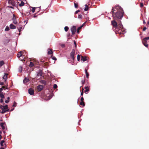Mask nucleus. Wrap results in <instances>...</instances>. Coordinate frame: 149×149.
I'll use <instances>...</instances> for the list:
<instances>
[{
    "mask_svg": "<svg viewBox=\"0 0 149 149\" xmlns=\"http://www.w3.org/2000/svg\"><path fill=\"white\" fill-rule=\"evenodd\" d=\"M81 56L80 55H78L77 56V60L78 61H79L80 58Z\"/></svg>",
    "mask_w": 149,
    "mask_h": 149,
    "instance_id": "nucleus-30",
    "label": "nucleus"
},
{
    "mask_svg": "<svg viewBox=\"0 0 149 149\" xmlns=\"http://www.w3.org/2000/svg\"><path fill=\"white\" fill-rule=\"evenodd\" d=\"M2 138V136L0 134V140H1Z\"/></svg>",
    "mask_w": 149,
    "mask_h": 149,
    "instance_id": "nucleus-56",
    "label": "nucleus"
},
{
    "mask_svg": "<svg viewBox=\"0 0 149 149\" xmlns=\"http://www.w3.org/2000/svg\"><path fill=\"white\" fill-rule=\"evenodd\" d=\"M74 43L75 45V47H77V44L76 42L75 41H74Z\"/></svg>",
    "mask_w": 149,
    "mask_h": 149,
    "instance_id": "nucleus-47",
    "label": "nucleus"
},
{
    "mask_svg": "<svg viewBox=\"0 0 149 149\" xmlns=\"http://www.w3.org/2000/svg\"><path fill=\"white\" fill-rule=\"evenodd\" d=\"M4 64V63L3 61H0V67L2 66Z\"/></svg>",
    "mask_w": 149,
    "mask_h": 149,
    "instance_id": "nucleus-21",
    "label": "nucleus"
},
{
    "mask_svg": "<svg viewBox=\"0 0 149 149\" xmlns=\"http://www.w3.org/2000/svg\"><path fill=\"white\" fill-rule=\"evenodd\" d=\"M12 19H13V23L14 24H17V22L16 20V16H15V15L14 14H13V17Z\"/></svg>",
    "mask_w": 149,
    "mask_h": 149,
    "instance_id": "nucleus-9",
    "label": "nucleus"
},
{
    "mask_svg": "<svg viewBox=\"0 0 149 149\" xmlns=\"http://www.w3.org/2000/svg\"><path fill=\"white\" fill-rule=\"evenodd\" d=\"M44 65L45 66H47V63L46 62L45 63H44Z\"/></svg>",
    "mask_w": 149,
    "mask_h": 149,
    "instance_id": "nucleus-50",
    "label": "nucleus"
},
{
    "mask_svg": "<svg viewBox=\"0 0 149 149\" xmlns=\"http://www.w3.org/2000/svg\"><path fill=\"white\" fill-rule=\"evenodd\" d=\"M7 86L8 85H7V86H2L1 88H2L3 89V88H5L6 87V89H8V88H7Z\"/></svg>",
    "mask_w": 149,
    "mask_h": 149,
    "instance_id": "nucleus-38",
    "label": "nucleus"
},
{
    "mask_svg": "<svg viewBox=\"0 0 149 149\" xmlns=\"http://www.w3.org/2000/svg\"><path fill=\"white\" fill-rule=\"evenodd\" d=\"M81 102L80 103V105H81L83 106H85V102H84V101H81Z\"/></svg>",
    "mask_w": 149,
    "mask_h": 149,
    "instance_id": "nucleus-24",
    "label": "nucleus"
},
{
    "mask_svg": "<svg viewBox=\"0 0 149 149\" xmlns=\"http://www.w3.org/2000/svg\"><path fill=\"white\" fill-rule=\"evenodd\" d=\"M29 93L31 95L34 94V90L32 88H30L28 90Z\"/></svg>",
    "mask_w": 149,
    "mask_h": 149,
    "instance_id": "nucleus-10",
    "label": "nucleus"
},
{
    "mask_svg": "<svg viewBox=\"0 0 149 149\" xmlns=\"http://www.w3.org/2000/svg\"><path fill=\"white\" fill-rule=\"evenodd\" d=\"M5 123H1L0 124V126H1V127L2 130H4L5 129Z\"/></svg>",
    "mask_w": 149,
    "mask_h": 149,
    "instance_id": "nucleus-11",
    "label": "nucleus"
},
{
    "mask_svg": "<svg viewBox=\"0 0 149 149\" xmlns=\"http://www.w3.org/2000/svg\"><path fill=\"white\" fill-rule=\"evenodd\" d=\"M8 74L7 73H5L4 75L3 76V78L4 79L5 81H6L7 79V75Z\"/></svg>",
    "mask_w": 149,
    "mask_h": 149,
    "instance_id": "nucleus-13",
    "label": "nucleus"
},
{
    "mask_svg": "<svg viewBox=\"0 0 149 149\" xmlns=\"http://www.w3.org/2000/svg\"><path fill=\"white\" fill-rule=\"evenodd\" d=\"M17 28L18 29L19 31L20 32L21 30L22 27L20 26L19 25H18V27H17Z\"/></svg>",
    "mask_w": 149,
    "mask_h": 149,
    "instance_id": "nucleus-28",
    "label": "nucleus"
},
{
    "mask_svg": "<svg viewBox=\"0 0 149 149\" xmlns=\"http://www.w3.org/2000/svg\"><path fill=\"white\" fill-rule=\"evenodd\" d=\"M32 12L33 13L35 11V9L36 8H35V7H32Z\"/></svg>",
    "mask_w": 149,
    "mask_h": 149,
    "instance_id": "nucleus-35",
    "label": "nucleus"
},
{
    "mask_svg": "<svg viewBox=\"0 0 149 149\" xmlns=\"http://www.w3.org/2000/svg\"><path fill=\"white\" fill-rule=\"evenodd\" d=\"M3 98H1L0 99V102H1V103H3Z\"/></svg>",
    "mask_w": 149,
    "mask_h": 149,
    "instance_id": "nucleus-43",
    "label": "nucleus"
},
{
    "mask_svg": "<svg viewBox=\"0 0 149 149\" xmlns=\"http://www.w3.org/2000/svg\"><path fill=\"white\" fill-rule=\"evenodd\" d=\"M36 17V16L35 15H34V17Z\"/></svg>",
    "mask_w": 149,
    "mask_h": 149,
    "instance_id": "nucleus-63",
    "label": "nucleus"
},
{
    "mask_svg": "<svg viewBox=\"0 0 149 149\" xmlns=\"http://www.w3.org/2000/svg\"><path fill=\"white\" fill-rule=\"evenodd\" d=\"M51 57H52V58L55 61L57 60L56 58V57H53V56H51Z\"/></svg>",
    "mask_w": 149,
    "mask_h": 149,
    "instance_id": "nucleus-40",
    "label": "nucleus"
},
{
    "mask_svg": "<svg viewBox=\"0 0 149 149\" xmlns=\"http://www.w3.org/2000/svg\"><path fill=\"white\" fill-rule=\"evenodd\" d=\"M149 40V37H146L142 40V42L143 45L146 47H148V45L147 43V40Z\"/></svg>",
    "mask_w": 149,
    "mask_h": 149,
    "instance_id": "nucleus-2",
    "label": "nucleus"
},
{
    "mask_svg": "<svg viewBox=\"0 0 149 149\" xmlns=\"http://www.w3.org/2000/svg\"><path fill=\"white\" fill-rule=\"evenodd\" d=\"M57 87V86L56 84H54L53 86V88L54 89H56Z\"/></svg>",
    "mask_w": 149,
    "mask_h": 149,
    "instance_id": "nucleus-37",
    "label": "nucleus"
},
{
    "mask_svg": "<svg viewBox=\"0 0 149 149\" xmlns=\"http://www.w3.org/2000/svg\"><path fill=\"white\" fill-rule=\"evenodd\" d=\"M85 73L86 74V77L88 78V77L89 76V73L88 72L87 70L86 69H85Z\"/></svg>",
    "mask_w": 149,
    "mask_h": 149,
    "instance_id": "nucleus-19",
    "label": "nucleus"
},
{
    "mask_svg": "<svg viewBox=\"0 0 149 149\" xmlns=\"http://www.w3.org/2000/svg\"><path fill=\"white\" fill-rule=\"evenodd\" d=\"M83 26V25H82L81 26L79 27L77 30V32L78 33L79 32V30L82 28Z\"/></svg>",
    "mask_w": 149,
    "mask_h": 149,
    "instance_id": "nucleus-23",
    "label": "nucleus"
},
{
    "mask_svg": "<svg viewBox=\"0 0 149 149\" xmlns=\"http://www.w3.org/2000/svg\"><path fill=\"white\" fill-rule=\"evenodd\" d=\"M9 109H8V107L7 105H6L4 106L3 108V110L2 111L1 113H4L6 111H8Z\"/></svg>",
    "mask_w": 149,
    "mask_h": 149,
    "instance_id": "nucleus-4",
    "label": "nucleus"
},
{
    "mask_svg": "<svg viewBox=\"0 0 149 149\" xmlns=\"http://www.w3.org/2000/svg\"><path fill=\"white\" fill-rule=\"evenodd\" d=\"M24 4V2H23V1H21V3H20L19 4V6H23Z\"/></svg>",
    "mask_w": 149,
    "mask_h": 149,
    "instance_id": "nucleus-26",
    "label": "nucleus"
},
{
    "mask_svg": "<svg viewBox=\"0 0 149 149\" xmlns=\"http://www.w3.org/2000/svg\"><path fill=\"white\" fill-rule=\"evenodd\" d=\"M44 86L42 85H39L37 86V89L38 91L40 92L43 89Z\"/></svg>",
    "mask_w": 149,
    "mask_h": 149,
    "instance_id": "nucleus-8",
    "label": "nucleus"
},
{
    "mask_svg": "<svg viewBox=\"0 0 149 149\" xmlns=\"http://www.w3.org/2000/svg\"><path fill=\"white\" fill-rule=\"evenodd\" d=\"M20 68H21V71H20V72H22V67H20Z\"/></svg>",
    "mask_w": 149,
    "mask_h": 149,
    "instance_id": "nucleus-57",
    "label": "nucleus"
},
{
    "mask_svg": "<svg viewBox=\"0 0 149 149\" xmlns=\"http://www.w3.org/2000/svg\"><path fill=\"white\" fill-rule=\"evenodd\" d=\"M1 110H0V113H1Z\"/></svg>",
    "mask_w": 149,
    "mask_h": 149,
    "instance_id": "nucleus-64",
    "label": "nucleus"
},
{
    "mask_svg": "<svg viewBox=\"0 0 149 149\" xmlns=\"http://www.w3.org/2000/svg\"><path fill=\"white\" fill-rule=\"evenodd\" d=\"M4 93H3V92H0V97L1 98H4Z\"/></svg>",
    "mask_w": 149,
    "mask_h": 149,
    "instance_id": "nucleus-15",
    "label": "nucleus"
},
{
    "mask_svg": "<svg viewBox=\"0 0 149 149\" xmlns=\"http://www.w3.org/2000/svg\"><path fill=\"white\" fill-rule=\"evenodd\" d=\"M85 8L84 10L85 11H87L88 10V5H87L86 4L85 5Z\"/></svg>",
    "mask_w": 149,
    "mask_h": 149,
    "instance_id": "nucleus-22",
    "label": "nucleus"
},
{
    "mask_svg": "<svg viewBox=\"0 0 149 149\" xmlns=\"http://www.w3.org/2000/svg\"><path fill=\"white\" fill-rule=\"evenodd\" d=\"M0 149H4V148L3 147H1L0 148Z\"/></svg>",
    "mask_w": 149,
    "mask_h": 149,
    "instance_id": "nucleus-59",
    "label": "nucleus"
},
{
    "mask_svg": "<svg viewBox=\"0 0 149 149\" xmlns=\"http://www.w3.org/2000/svg\"><path fill=\"white\" fill-rule=\"evenodd\" d=\"M69 29V28L68 26H65L64 28V30L65 31H67Z\"/></svg>",
    "mask_w": 149,
    "mask_h": 149,
    "instance_id": "nucleus-31",
    "label": "nucleus"
},
{
    "mask_svg": "<svg viewBox=\"0 0 149 149\" xmlns=\"http://www.w3.org/2000/svg\"><path fill=\"white\" fill-rule=\"evenodd\" d=\"M83 94V91H82L81 93V95H82Z\"/></svg>",
    "mask_w": 149,
    "mask_h": 149,
    "instance_id": "nucleus-55",
    "label": "nucleus"
},
{
    "mask_svg": "<svg viewBox=\"0 0 149 149\" xmlns=\"http://www.w3.org/2000/svg\"><path fill=\"white\" fill-rule=\"evenodd\" d=\"M118 26L120 28H121V27L123 26L121 24H119Z\"/></svg>",
    "mask_w": 149,
    "mask_h": 149,
    "instance_id": "nucleus-51",
    "label": "nucleus"
},
{
    "mask_svg": "<svg viewBox=\"0 0 149 149\" xmlns=\"http://www.w3.org/2000/svg\"><path fill=\"white\" fill-rule=\"evenodd\" d=\"M22 54L21 52H19L17 54V56L18 57H20L22 56Z\"/></svg>",
    "mask_w": 149,
    "mask_h": 149,
    "instance_id": "nucleus-25",
    "label": "nucleus"
},
{
    "mask_svg": "<svg viewBox=\"0 0 149 149\" xmlns=\"http://www.w3.org/2000/svg\"><path fill=\"white\" fill-rule=\"evenodd\" d=\"M10 27L11 29H16V26L12 24H11L10 25Z\"/></svg>",
    "mask_w": 149,
    "mask_h": 149,
    "instance_id": "nucleus-14",
    "label": "nucleus"
},
{
    "mask_svg": "<svg viewBox=\"0 0 149 149\" xmlns=\"http://www.w3.org/2000/svg\"><path fill=\"white\" fill-rule=\"evenodd\" d=\"M29 81V80L28 78H25L24 79L23 81L25 84H26Z\"/></svg>",
    "mask_w": 149,
    "mask_h": 149,
    "instance_id": "nucleus-12",
    "label": "nucleus"
},
{
    "mask_svg": "<svg viewBox=\"0 0 149 149\" xmlns=\"http://www.w3.org/2000/svg\"><path fill=\"white\" fill-rule=\"evenodd\" d=\"M111 24L112 25L113 27L116 28L118 26L117 23L115 20L111 21Z\"/></svg>",
    "mask_w": 149,
    "mask_h": 149,
    "instance_id": "nucleus-7",
    "label": "nucleus"
},
{
    "mask_svg": "<svg viewBox=\"0 0 149 149\" xmlns=\"http://www.w3.org/2000/svg\"><path fill=\"white\" fill-rule=\"evenodd\" d=\"M41 83L45 85L46 84V82L45 80H42Z\"/></svg>",
    "mask_w": 149,
    "mask_h": 149,
    "instance_id": "nucleus-32",
    "label": "nucleus"
},
{
    "mask_svg": "<svg viewBox=\"0 0 149 149\" xmlns=\"http://www.w3.org/2000/svg\"><path fill=\"white\" fill-rule=\"evenodd\" d=\"M16 104V102H15L13 106L14 107H15L16 105H15V104Z\"/></svg>",
    "mask_w": 149,
    "mask_h": 149,
    "instance_id": "nucleus-54",
    "label": "nucleus"
},
{
    "mask_svg": "<svg viewBox=\"0 0 149 149\" xmlns=\"http://www.w3.org/2000/svg\"><path fill=\"white\" fill-rule=\"evenodd\" d=\"M143 6V3H140V7H141L142 8V7Z\"/></svg>",
    "mask_w": 149,
    "mask_h": 149,
    "instance_id": "nucleus-44",
    "label": "nucleus"
},
{
    "mask_svg": "<svg viewBox=\"0 0 149 149\" xmlns=\"http://www.w3.org/2000/svg\"><path fill=\"white\" fill-rule=\"evenodd\" d=\"M147 24H149V22L148 21V22H147Z\"/></svg>",
    "mask_w": 149,
    "mask_h": 149,
    "instance_id": "nucleus-62",
    "label": "nucleus"
},
{
    "mask_svg": "<svg viewBox=\"0 0 149 149\" xmlns=\"http://www.w3.org/2000/svg\"><path fill=\"white\" fill-rule=\"evenodd\" d=\"M3 89L2 88H0V92H1V91H3Z\"/></svg>",
    "mask_w": 149,
    "mask_h": 149,
    "instance_id": "nucleus-52",
    "label": "nucleus"
},
{
    "mask_svg": "<svg viewBox=\"0 0 149 149\" xmlns=\"http://www.w3.org/2000/svg\"><path fill=\"white\" fill-rule=\"evenodd\" d=\"M81 60H82L84 62L86 61L87 59L86 56H81Z\"/></svg>",
    "mask_w": 149,
    "mask_h": 149,
    "instance_id": "nucleus-17",
    "label": "nucleus"
},
{
    "mask_svg": "<svg viewBox=\"0 0 149 149\" xmlns=\"http://www.w3.org/2000/svg\"><path fill=\"white\" fill-rule=\"evenodd\" d=\"M7 100H5V102L6 103H8L9 102V100H10V97H8L7 98Z\"/></svg>",
    "mask_w": 149,
    "mask_h": 149,
    "instance_id": "nucleus-27",
    "label": "nucleus"
},
{
    "mask_svg": "<svg viewBox=\"0 0 149 149\" xmlns=\"http://www.w3.org/2000/svg\"><path fill=\"white\" fill-rule=\"evenodd\" d=\"M15 0H8V3L9 4H10L13 6H15L16 3Z\"/></svg>",
    "mask_w": 149,
    "mask_h": 149,
    "instance_id": "nucleus-3",
    "label": "nucleus"
},
{
    "mask_svg": "<svg viewBox=\"0 0 149 149\" xmlns=\"http://www.w3.org/2000/svg\"><path fill=\"white\" fill-rule=\"evenodd\" d=\"M5 142L4 141L2 140L0 142V145L1 146H3V143Z\"/></svg>",
    "mask_w": 149,
    "mask_h": 149,
    "instance_id": "nucleus-33",
    "label": "nucleus"
},
{
    "mask_svg": "<svg viewBox=\"0 0 149 149\" xmlns=\"http://www.w3.org/2000/svg\"><path fill=\"white\" fill-rule=\"evenodd\" d=\"M74 7L75 8H77L78 7V5L77 3H76L75 2H74Z\"/></svg>",
    "mask_w": 149,
    "mask_h": 149,
    "instance_id": "nucleus-34",
    "label": "nucleus"
},
{
    "mask_svg": "<svg viewBox=\"0 0 149 149\" xmlns=\"http://www.w3.org/2000/svg\"><path fill=\"white\" fill-rule=\"evenodd\" d=\"M82 16L81 15H79L78 16V18L79 19H81L82 18Z\"/></svg>",
    "mask_w": 149,
    "mask_h": 149,
    "instance_id": "nucleus-39",
    "label": "nucleus"
},
{
    "mask_svg": "<svg viewBox=\"0 0 149 149\" xmlns=\"http://www.w3.org/2000/svg\"><path fill=\"white\" fill-rule=\"evenodd\" d=\"M146 29V26H144V27H143V31H145V30Z\"/></svg>",
    "mask_w": 149,
    "mask_h": 149,
    "instance_id": "nucleus-45",
    "label": "nucleus"
},
{
    "mask_svg": "<svg viewBox=\"0 0 149 149\" xmlns=\"http://www.w3.org/2000/svg\"><path fill=\"white\" fill-rule=\"evenodd\" d=\"M81 101H84V98L83 97H82L81 99Z\"/></svg>",
    "mask_w": 149,
    "mask_h": 149,
    "instance_id": "nucleus-49",
    "label": "nucleus"
},
{
    "mask_svg": "<svg viewBox=\"0 0 149 149\" xmlns=\"http://www.w3.org/2000/svg\"><path fill=\"white\" fill-rule=\"evenodd\" d=\"M34 65V64L32 62H31L30 63V64L29 65V66L30 67H32Z\"/></svg>",
    "mask_w": 149,
    "mask_h": 149,
    "instance_id": "nucleus-29",
    "label": "nucleus"
},
{
    "mask_svg": "<svg viewBox=\"0 0 149 149\" xmlns=\"http://www.w3.org/2000/svg\"><path fill=\"white\" fill-rule=\"evenodd\" d=\"M10 29H9V27L7 26L6 27V28H5V30L6 31H8Z\"/></svg>",
    "mask_w": 149,
    "mask_h": 149,
    "instance_id": "nucleus-36",
    "label": "nucleus"
},
{
    "mask_svg": "<svg viewBox=\"0 0 149 149\" xmlns=\"http://www.w3.org/2000/svg\"><path fill=\"white\" fill-rule=\"evenodd\" d=\"M146 23V22L145 21V20L143 21V24H145Z\"/></svg>",
    "mask_w": 149,
    "mask_h": 149,
    "instance_id": "nucleus-58",
    "label": "nucleus"
},
{
    "mask_svg": "<svg viewBox=\"0 0 149 149\" xmlns=\"http://www.w3.org/2000/svg\"><path fill=\"white\" fill-rule=\"evenodd\" d=\"M75 50L74 49H72L71 52L70 53V56L73 61L74 60V54H75Z\"/></svg>",
    "mask_w": 149,
    "mask_h": 149,
    "instance_id": "nucleus-5",
    "label": "nucleus"
},
{
    "mask_svg": "<svg viewBox=\"0 0 149 149\" xmlns=\"http://www.w3.org/2000/svg\"><path fill=\"white\" fill-rule=\"evenodd\" d=\"M4 85V83L3 82H1L0 81V85Z\"/></svg>",
    "mask_w": 149,
    "mask_h": 149,
    "instance_id": "nucleus-46",
    "label": "nucleus"
},
{
    "mask_svg": "<svg viewBox=\"0 0 149 149\" xmlns=\"http://www.w3.org/2000/svg\"><path fill=\"white\" fill-rule=\"evenodd\" d=\"M80 11L79 10H77V11H76L75 12V14H77L79 12H80Z\"/></svg>",
    "mask_w": 149,
    "mask_h": 149,
    "instance_id": "nucleus-48",
    "label": "nucleus"
},
{
    "mask_svg": "<svg viewBox=\"0 0 149 149\" xmlns=\"http://www.w3.org/2000/svg\"><path fill=\"white\" fill-rule=\"evenodd\" d=\"M86 22H85L82 25H83V26L86 23Z\"/></svg>",
    "mask_w": 149,
    "mask_h": 149,
    "instance_id": "nucleus-61",
    "label": "nucleus"
},
{
    "mask_svg": "<svg viewBox=\"0 0 149 149\" xmlns=\"http://www.w3.org/2000/svg\"><path fill=\"white\" fill-rule=\"evenodd\" d=\"M48 53L49 54H53V52L52 51V49H50L48 51Z\"/></svg>",
    "mask_w": 149,
    "mask_h": 149,
    "instance_id": "nucleus-20",
    "label": "nucleus"
},
{
    "mask_svg": "<svg viewBox=\"0 0 149 149\" xmlns=\"http://www.w3.org/2000/svg\"><path fill=\"white\" fill-rule=\"evenodd\" d=\"M112 13L114 19H121L123 16L124 12L122 8L119 6H116L112 9Z\"/></svg>",
    "mask_w": 149,
    "mask_h": 149,
    "instance_id": "nucleus-1",
    "label": "nucleus"
},
{
    "mask_svg": "<svg viewBox=\"0 0 149 149\" xmlns=\"http://www.w3.org/2000/svg\"><path fill=\"white\" fill-rule=\"evenodd\" d=\"M71 31L72 35L75 34L76 31V26H73L71 28Z\"/></svg>",
    "mask_w": 149,
    "mask_h": 149,
    "instance_id": "nucleus-6",
    "label": "nucleus"
},
{
    "mask_svg": "<svg viewBox=\"0 0 149 149\" xmlns=\"http://www.w3.org/2000/svg\"><path fill=\"white\" fill-rule=\"evenodd\" d=\"M8 7L10 8H13V7L11 6H8Z\"/></svg>",
    "mask_w": 149,
    "mask_h": 149,
    "instance_id": "nucleus-53",
    "label": "nucleus"
},
{
    "mask_svg": "<svg viewBox=\"0 0 149 149\" xmlns=\"http://www.w3.org/2000/svg\"><path fill=\"white\" fill-rule=\"evenodd\" d=\"M4 107V106L3 105H0V109H1L2 110H3V108Z\"/></svg>",
    "mask_w": 149,
    "mask_h": 149,
    "instance_id": "nucleus-42",
    "label": "nucleus"
},
{
    "mask_svg": "<svg viewBox=\"0 0 149 149\" xmlns=\"http://www.w3.org/2000/svg\"><path fill=\"white\" fill-rule=\"evenodd\" d=\"M42 70H39V72L38 73L37 76H42Z\"/></svg>",
    "mask_w": 149,
    "mask_h": 149,
    "instance_id": "nucleus-18",
    "label": "nucleus"
},
{
    "mask_svg": "<svg viewBox=\"0 0 149 149\" xmlns=\"http://www.w3.org/2000/svg\"><path fill=\"white\" fill-rule=\"evenodd\" d=\"M64 46H65V45H64V44H63V45H62V47H64Z\"/></svg>",
    "mask_w": 149,
    "mask_h": 149,
    "instance_id": "nucleus-60",
    "label": "nucleus"
},
{
    "mask_svg": "<svg viewBox=\"0 0 149 149\" xmlns=\"http://www.w3.org/2000/svg\"><path fill=\"white\" fill-rule=\"evenodd\" d=\"M85 89V92L86 93H87V92H88L89 91V88L88 86L85 87L84 88Z\"/></svg>",
    "mask_w": 149,
    "mask_h": 149,
    "instance_id": "nucleus-16",
    "label": "nucleus"
},
{
    "mask_svg": "<svg viewBox=\"0 0 149 149\" xmlns=\"http://www.w3.org/2000/svg\"><path fill=\"white\" fill-rule=\"evenodd\" d=\"M85 82V80L84 79H83L81 81V82L83 85L84 84Z\"/></svg>",
    "mask_w": 149,
    "mask_h": 149,
    "instance_id": "nucleus-41",
    "label": "nucleus"
}]
</instances>
